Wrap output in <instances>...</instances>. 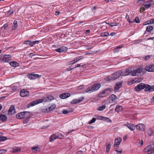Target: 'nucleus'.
I'll return each mask as SVG.
<instances>
[{"mask_svg":"<svg viewBox=\"0 0 154 154\" xmlns=\"http://www.w3.org/2000/svg\"><path fill=\"white\" fill-rule=\"evenodd\" d=\"M125 18L127 19V20L128 21L129 23H133L134 22V21H130L129 19V16L128 15H126Z\"/></svg>","mask_w":154,"mask_h":154,"instance_id":"43","label":"nucleus"},{"mask_svg":"<svg viewBox=\"0 0 154 154\" xmlns=\"http://www.w3.org/2000/svg\"><path fill=\"white\" fill-rule=\"evenodd\" d=\"M7 117L4 115H0V120L2 122H4L6 121L7 120Z\"/></svg>","mask_w":154,"mask_h":154,"instance_id":"26","label":"nucleus"},{"mask_svg":"<svg viewBox=\"0 0 154 154\" xmlns=\"http://www.w3.org/2000/svg\"><path fill=\"white\" fill-rule=\"evenodd\" d=\"M145 84L141 83L135 87L134 89L137 91H140L145 88Z\"/></svg>","mask_w":154,"mask_h":154,"instance_id":"7","label":"nucleus"},{"mask_svg":"<svg viewBox=\"0 0 154 154\" xmlns=\"http://www.w3.org/2000/svg\"><path fill=\"white\" fill-rule=\"evenodd\" d=\"M83 87H84L83 86L81 85V86H79L78 87V89L79 90H81L83 88Z\"/></svg>","mask_w":154,"mask_h":154,"instance_id":"63","label":"nucleus"},{"mask_svg":"<svg viewBox=\"0 0 154 154\" xmlns=\"http://www.w3.org/2000/svg\"><path fill=\"white\" fill-rule=\"evenodd\" d=\"M8 15L9 16L12 15L13 14V10H11L9 11H8L7 12Z\"/></svg>","mask_w":154,"mask_h":154,"instance_id":"48","label":"nucleus"},{"mask_svg":"<svg viewBox=\"0 0 154 154\" xmlns=\"http://www.w3.org/2000/svg\"><path fill=\"white\" fill-rule=\"evenodd\" d=\"M7 139V137L2 135H0V142L4 141Z\"/></svg>","mask_w":154,"mask_h":154,"instance_id":"40","label":"nucleus"},{"mask_svg":"<svg viewBox=\"0 0 154 154\" xmlns=\"http://www.w3.org/2000/svg\"><path fill=\"white\" fill-rule=\"evenodd\" d=\"M134 72V70H133L131 69H127L126 70L123 75L126 76L128 75H130L133 76V73Z\"/></svg>","mask_w":154,"mask_h":154,"instance_id":"19","label":"nucleus"},{"mask_svg":"<svg viewBox=\"0 0 154 154\" xmlns=\"http://www.w3.org/2000/svg\"><path fill=\"white\" fill-rule=\"evenodd\" d=\"M133 21H134V22H135L137 23H139L140 22V21L138 17H136Z\"/></svg>","mask_w":154,"mask_h":154,"instance_id":"46","label":"nucleus"},{"mask_svg":"<svg viewBox=\"0 0 154 154\" xmlns=\"http://www.w3.org/2000/svg\"><path fill=\"white\" fill-rule=\"evenodd\" d=\"M124 125L127 126L130 130L133 131L135 129V127L134 125L128 123L124 124Z\"/></svg>","mask_w":154,"mask_h":154,"instance_id":"22","label":"nucleus"},{"mask_svg":"<svg viewBox=\"0 0 154 154\" xmlns=\"http://www.w3.org/2000/svg\"><path fill=\"white\" fill-rule=\"evenodd\" d=\"M32 150V152L35 151L39 152L40 150V148L38 146H33L31 148Z\"/></svg>","mask_w":154,"mask_h":154,"instance_id":"31","label":"nucleus"},{"mask_svg":"<svg viewBox=\"0 0 154 154\" xmlns=\"http://www.w3.org/2000/svg\"><path fill=\"white\" fill-rule=\"evenodd\" d=\"M57 138L63 139L64 137V136L62 135L60 133H57Z\"/></svg>","mask_w":154,"mask_h":154,"instance_id":"38","label":"nucleus"},{"mask_svg":"<svg viewBox=\"0 0 154 154\" xmlns=\"http://www.w3.org/2000/svg\"><path fill=\"white\" fill-rule=\"evenodd\" d=\"M119 23L114 22L111 23L109 24V26H111L112 27H113L114 26H117L119 25Z\"/></svg>","mask_w":154,"mask_h":154,"instance_id":"39","label":"nucleus"},{"mask_svg":"<svg viewBox=\"0 0 154 154\" xmlns=\"http://www.w3.org/2000/svg\"><path fill=\"white\" fill-rule=\"evenodd\" d=\"M105 79L106 81H109L110 80H113L112 78V77H108L106 78H105Z\"/></svg>","mask_w":154,"mask_h":154,"instance_id":"50","label":"nucleus"},{"mask_svg":"<svg viewBox=\"0 0 154 154\" xmlns=\"http://www.w3.org/2000/svg\"><path fill=\"white\" fill-rule=\"evenodd\" d=\"M112 91V89L111 88H109L104 89L102 92H100L98 94V97L101 98L104 97L106 95L109 94L111 91Z\"/></svg>","mask_w":154,"mask_h":154,"instance_id":"4","label":"nucleus"},{"mask_svg":"<svg viewBox=\"0 0 154 154\" xmlns=\"http://www.w3.org/2000/svg\"><path fill=\"white\" fill-rule=\"evenodd\" d=\"M111 147V145L110 144H109L106 146V152L108 153L109 152V149Z\"/></svg>","mask_w":154,"mask_h":154,"instance_id":"47","label":"nucleus"},{"mask_svg":"<svg viewBox=\"0 0 154 154\" xmlns=\"http://www.w3.org/2000/svg\"><path fill=\"white\" fill-rule=\"evenodd\" d=\"M3 27L4 28V29H6L8 27V25L7 24H5L4 25H3Z\"/></svg>","mask_w":154,"mask_h":154,"instance_id":"62","label":"nucleus"},{"mask_svg":"<svg viewBox=\"0 0 154 154\" xmlns=\"http://www.w3.org/2000/svg\"><path fill=\"white\" fill-rule=\"evenodd\" d=\"M15 112L14 106V105H11L8 110V113L9 115L13 114Z\"/></svg>","mask_w":154,"mask_h":154,"instance_id":"21","label":"nucleus"},{"mask_svg":"<svg viewBox=\"0 0 154 154\" xmlns=\"http://www.w3.org/2000/svg\"><path fill=\"white\" fill-rule=\"evenodd\" d=\"M30 41H26L24 42L23 44H29L30 45Z\"/></svg>","mask_w":154,"mask_h":154,"instance_id":"55","label":"nucleus"},{"mask_svg":"<svg viewBox=\"0 0 154 154\" xmlns=\"http://www.w3.org/2000/svg\"><path fill=\"white\" fill-rule=\"evenodd\" d=\"M149 3H150V4L151 5V6L152 5H153L154 4V2L153 1H148Z\"/></svg>","mask_w":154,"mask_h":154,"instance_id":"59","label":"nucleus"},{"mask_svg":"<svg viewBox=\"0 0 154 154\" xmlns=\"http://www.w3.org/2000/svg\"><path fill=\"white\" fill-rule=\"evenodd\" d=\"M150 58V55H147L146 56L144 57V59L145 60H146Z\"/></svg>","mask_w":154,"mask_h":154,"instance_id":"56","label":"nucleus"},{"mask_svg":"<svg viewBox=\"0 0 154 154\" xmlns=\"http://www.w3.org/2000/svg\"><path fill=\"white\" fill-rule=\"evenodd\" d=\"M1 57H0V63H4V60H3V57L2 56H1V55L0 56Z\"/></svg>","mask_w":154,"mask_h":154,"instance_id":"58","label":"nucleus"},{"mask_svg":"<svg viewBox=\"0 0 154 154\" xmlns=\"http://www.w3.org/2000/svg\"><path fill=\"white\" fill-rule=\"evenodd\" d=\"M116 96L112 94L110 95L108 99V100L109 103H112L113 102H114L116 99Z\"/></svg>","mask_w":154,"mask_h":154,"instance_id":"10","label":"nucleus"},{"mask_svg":"<svg viewBox=\"0 0 154 154\" xmlns=\"http://www.w3.org/2000/svg\"><path fill=\"white\" fill-rule=\"evenodd\" d=\"M101 85L99 83L94 84L88 88L86 91L87 93H90L97 91L101 87Z\"/></svg>","mask_w":154,"mask_h":154,"instance_id":"3","label":"nucleus"},{"mask_svg":"<svg viewBox=\"0 0 154 154\" xmlns=\"http://www.w3.org/2000/svg\"><path fill=\"white\" fill-rule=\"evenodd\" d=\"M96 119L94 118H93L90 121L88 122V124H91L94 122L96 121Z\"/></svg>","mask_w":154,"mask_h":154,"instance_id":"49","label":"nucleus"},{"mask_svg":"<svg viewBox=\"0 0 154 154\" xmlns=\"http://www.w3.org/2000/svg\"><path fill=\"white\" fill-rule=\"evenodd\" d=\"M35 54H34L33 53H30L29 54V57L32 58V57L34 56V55H35Z\"/></svg>","mask_w":154,"mask_h":154,"instance_id":"60","label":"nucleus"},{"mask_svg":"<svg viewBox=\"0 0 154 154\" xmlns=\"http://www.w3.org/2000/svg\"><path fill=\"white\" fill-rule=\"evenodd\" d=\"M38 41H35L31 42V41H30V46H33V45H34L35 44H36Z\"/></svg>","mask_w":154,"mask_h":154,"instance_id":"45","label":"nucleus"},{"mask_svg":"<svg viewBox=\"0 0 154 154\" xmlns=\"http://www.w3.org/2000/svg\"><path fill=\"white\" fill-rule=\"evenodd\" d=\"M100 119H101V120L105 121H107L109 122H111V120L109 118L104 116H100Z\"/></svg>","mask_w":154,"mask_h":154,"instance_id":"30","label":"nucleus"},{"mask_svg":"<svg viewBox=\"0 0 154 154\" xmlns=\"http://www.w3.org/2000/svg\"><path fill=\"white\" fill-rule=\"evenodd\" d=\"M84 97H82L78 99H74L70 103L72 104H75L77 103L82 101L84 99Z\"/></svg>","mask_w":154,"mask_h":154,"instance_id":"20","label":"nucleus"},{"mask_svg":"<svg viewBox=\"0 0 154 154\" xmlns=\"http://www.w3.org/2000/svg\"><path fill=\"white\" fill-rule=\"evenodd\" d=\"M109 34L108 32H106L104 33H102L100 35V36L102 37H105L108 36Z\"/></svg>","mask_w":154,"mask_h":154,"instance_id":"37","label":"nucleus"},{"mask_svg":"<svg viewBox=\"0 0 154 154\" xmlns=\"http://www.w3.org/2000/svg\"><path fill=\"white\" fill-rule=\"evenodd\" d=\"M123 82V81H120L116 83L115 87V91H117L121 87Z\"/></svg>","mask_w":154,"mask_h":154,"instance_id":"16","label":"nucleus"},{"mask_svg":"<svg viewBox=\"0 0 154 154\" xmlns=\"http://www.w3.org/2000/svg\"><path fill=\"white\" fill-rule=\"evenodd\" d=\"M115 151L116 152L117 154H122V150L119 151L117 150H115Z\"/></svg>","mask_w":154,"mask_h":154,"instance_id":"57","label":"nucleus"},{"mask_svg":"<svg viewBox=\"0 0 154 154\" xmlns=\"http://www.w3.org/2000/svg\"><path fill=\"white\" fill-rule=\"evenodd\" d=\"M148 24H151L154 23V19H152L150 20H147Z\"/></svg>","mask_w":154,"mask_h":154,"instance_id":"44","label":"nucleus"},{"mask_svg":"<svg viewBox=\"0 0 154 154\" xmlns=\"http://www.w3.org/2000/svg\"><path fill=\"white\" fill-rule=\"evenodd\" d=\"M144 1L143 0H139L137 2V4H143L144 3Z\"/></svg>","mask_w":154,"mask_h":154,"instance_id":"52","label":"nucleus"},{"mask_svg":"<svg viewBox=\"0 0 154 154\" xmlns=\"http://www.w3.org/2000/svg\"><path fill=\"white\" fill-rule=\"evenodd\" d=\"M29 94V91L25 89L22 90L20 92V96L23 97L28 96Z\"/></svg>","mask_w":154,"mask_h":154,"instance_id":"9","label":"nucleus"},{"mask_svg":"<svg viewBox=\"0 0 154 154\" xmlns=\"http://www.w3.org/2000/svg\"><path fill=\"white\" fill-rule=\"evenodd\" d=\"M106 108V106L105 105L99 106L97 109L98 111H102L104 109Z\"/></svg>","mask_w":154,"mask_h":154,"instance_id":"35","label":"nucleus"},{"mask_svg":"<svg viewBox=\"0 0 154 154\" xmlns=\"http://www.w3.org/2000/svg\"><path fill=\"white\" fill-rule=\"evenodd\" d=\"M121 72H117L114 73L112 75V80H114L118 78L121 75Z\"/></svg>","mask_w":154,"mask_h":154,"instance_id":"13","label":"nucleus"},{"mask_svg":"<svg viewBox=\"0 0 154 154\" xmlns=\"http://www.w3.org/2000/svg\"><path fill=\"white\" fill-rule=\"evenodd\" d=\"M73 110L72 109L69 108L67 109H63V113L64 114H66L69 112H72Z\"/></svg>","mask_w":154,"mask_h":154,"instance_id":"24","label":"nucleus"},{"mask_svg":"<svg viewBox=\"0 0 154 154\" xmlns=\"http://www.w3.org/2000/svg\"><path fill=\"white\" fill-rule=\"evenodd\" d=\"M63 94H65V95H64L65 98H68L70 96V94L69 93H65Z\"/></svg>","mask_w":154,"mask_h":154,"instance_id":"51","label":"nucleus"},{"mask_svg":"<svg viewBox=\"0 0 154 154\" xmlns=\"http://www.w3.org/2000/svg\"><path fill=\"white\" fill-rule=\"evenodd\" d=\"M31 116L30 112L24 111L17 114L16 116V117L17 119H19L26 118L28 120Z\"/></svg>","mask_w":154,"mask_h":154,"instance_id":"2","label":"nucleus"},{"mask_svg":"<svg viewBox=\"0 0 154 154\" xmlns=\"http://www.w3.org/2000/svg\"><path fill=\"white\" fill-rule=\"evenodd\" d=\"M20 149L17 147L15 146L13 148V152H18L20 151Z\"/></svg>","mask_w":154,"mask_h":154,"instance_id":"34","label":"nucleus"},{"mask_svg":"<svg viewBox=\"0 0 154 154\" xmlns=\"http://www.w3.org/2000/svg\"><path fill=\"white\" fill-rule=\"evenodd\" d=\"M137 129L139 131H144L145 129V125L142 124H139L136 126Z\"/></svg>","mask_w":154,"mask_h":154,"instance_id":"18","label":"nucleus"},{"mask_svg":"<svg viewBox=\"0 0 154 154\" xmlns=\"http://www.w3.org/2000/svg\"><path fill=\"white\" fill-rule=\"evenodd\" d=\"M143 5L144 6L145 8H149L151 7V5L149 3L148 1L143 3Z\"/></svg>","mask_w":154,"mask_h":154,"instance_id":"33","label":"nucleus"},{"mask_svg":"<svg viewBox=\"0 0 154 154\" xmlns=\"http://www.w3.org/2000/svg\"><path fill=\"white\" fill-rule=\"evenodd\" d=\"M67 50V48L65 46H63L59 48L56 49L55 51L57 52L62 53L64 52Z\"/></svg>","mask_w":154,"mask_h":154,"instance_id":"17","label":"nucleus"},{"mask_svg":"<svg viewBox=\"0 0 154 154\" xmlns=\"http://www.w3.org/2000/svg\"><path fill=\"white\" fill-rule=\"evenodd\" d=\"M147 133L150 136H152L153 133L152 131L150 129L147 130Z\"/></svg>","mask_w":154,"mask_h":154,"instance_id":"41","label":"nucleus"},{"mask_svg":"<svg viewBox=\"0 0 154 154\" xmlns=\"http://www.w3.org/2000/svg\"><path fill=\"white\" fill-rule=\"evenodd\" d=\"M3 57V60L4 63L7 62L11 59V56L10 55H5Z\"/></svg>","mask_w":154,"mask_h":154,"instance_id":"12","label":"nucleus"},{"mask_svg":"<svg viewBox=\"0 0 154 154\" xmlns=\"http://www.w3.org/2000/svg\"><path fill=\"white\" fill-rule=\"evenodd\" d=\"M14 26L12 27V30H15L17 27V20H14L13 22Z\"/></svg>","mask_w":154,"mask_h":154,"instance_id":"32","label":"nucleus"},{"mask_svg":"<svg viewBox=\"0 0 154 154\" xmlns=\"http://www.w3.org/2000/svg\"><path fill=\"white\" fill-rule=\"evenodd\" d=\"M10 64L11 66L14 67H16L19 65L18 63L15 61L11 62L10 63Z\"/></svg>","mask_w":154,"mask_h":154,"instance_id":"27","label":"nucleus"},{"mask_svg":"<svg viewBox=\"0 0 154 154\" xmlns=\"http://www.w3.org/2000/svg\"><path fill=\"white\" fill-rule=\"evenodd\" d=\"M41 75L37 74H30L28 75V78L31 80H34L41 77Z\"/></svg>","mask_w":154,"mask_h":154,"instance_id":"14","label":"nucleus"},{"mask_svg":"<svg viewBox=\"0 0 154 154\" xmlns=\"http://www.w3.org/2000/svg\"><path fill=\"white\" fill-rule=\"evenodd\" d=\"M140 82V80L139 79V81L138 80L137 82V80L136 81H135L134 80H132L131 81L129 82V85H132V84L134 83L135 82Z\"/></svg>","mask_w":154,"mask_h":154,"instance_id":"42","label":"nucleus"},{"mask_svg":"<svg viewBox=\"0 0 154 154\" xmlns=\"http://www.w3.org/2000/svg\"><path fill=\"white\" fill-rule=\"evenodd\" d=\"M122 139L120 137L116 139L115 140L114 146L119 145L121 142Z\"/></svg>","mask_w":154,"mask_h":154,"instance_id":"23","label":"nucleus"},{"mask_svg":"<svg viewBox=\"0 0 154 154\" xmlns=\"http://www.w3.org/2000/svg\"><path fill=\"white\" fill-rule=\"evenodd\" d=\"M147 154H154V147L151 145L147 146L143 150Z\"/></svg>","mask_w":154,"mask_h":154,"instance_id":"6","label":"nucleus"},{"mask_svg":"<svg viewBox=\"0 0 154 154\" xmlns=\"http://www.w3.org/2000/svg\"><path fill=\"white\" fill-rule=\"evenodd\" d=\"M56 106L55 104L51 105L48 109H46V111L48 112L54 110L56 108Z\"/></svg>","mask_w":154,"mask_h":154,"instance_id":"29","label":"nucleus"},{"mask_svg":"<svg viewBox=\"0 0 154 154\" xmlns=\"http://www.w3.org/2000/svg\"><path fill=\"white\" fill-rule=\"evenodd\" d=\"M54 99V97L52 96L47 97L46 98L44 97L43 99H39L33 101L28 103L27 107L29 108L30 107L34 106L37 104L43 103L44 101L49 102Z\"/></svg>","mask_w":154,"mask_h":154,"instance_id":"1","label":"nucleus"},{"mask_svg":"<svg viewBox=\"0 0 154 154\" xmlns=\"http://www.w3.org/2000/svg\"><path fill=\"white\" fill-rule=\"evenodd\" d=\"M153 29V27L151 25L148 26L146 28V31L148 32H149Z\"/></svg>","mask_w":154,"mask_h":154,"instance_id":"36","label":"nucleus"},{"mask_svg":"<svg viewBox=\"0 0 154 154\" xmlns=\"http://www.w3.org/2000/svg\"><path fill=\"white\" fill-rule=\"evenodd\" d=\"M76 154H83V151L80 150Z\"/></svg>","mask_w":154,"mask_h":154,"instance_id":"61","label":"nucleus"},{"mask_svg":"<svg viewBox=\"0 0 154 154\" xmlns=\"http://www.w3.org/2000/svg\"><path fill=\"white\" fill-rule=\"evenodd\" d=\"M60 11H56L55 13V15H58L60 14Z\"/></svg>","mask_w":154,"mask_h":154,"instance_id":"64","label":"nucleus"},{"mask_svg":"<svg viewBox=\"0 0 154 154\" xmlns=\"http://www.w3.org/2000/svg\"><path fill=\"white\" fill-rule=\"evenodd\" d=\"M146 71L149 72H154V64H150L145 67Z\"/></svg>","mask_w":154,"mask_h":154,"instance_id":"11","label":"nucleus"},{"mask_svg":"<svg viewBox=\"0 0 154 154\" xmlns=\"http://www.w3.org/2000/svg\"><path fill=\"white\" fill-rule=\"evenodd\" d=\"M122 109L123 107L122 106L117 105L115 109V110L117 112H119L122 111Z\"/></svg>","mask_w":154,"mask_h":154,"instance_id":"28","label":"nucleus"},{"mask_svg":"<svg viewBox=\"0 0 154 154\" xmlns=\"http://www.w3.org/2000/svg\"><path fill=\"white\" fill-rule=\"evenodd\" d=\"M57 138V135L56 134H54L51 135L50 137L49 141L50 142H52L54 141L55 139Z\"/></svg>","mask_w":154,"mask_h":154,"instance_id":"25","label":"nucleus"},{"mask_svg":"<svg viewBox=\"0 0 154 154\" xmlns=\"http://www.w3.org/2000/svg\"><path fill=\"white\" fill-rule=\"evenodd\" d=\"M144 91L146 92H151L154 91V86H150L149 85L145 84Z\"/></svg>","mask_w":154,"mask_h":154,"instance_id":"8","label":"nucleus"},{"mask_svg":"<svg viewBox=\"0 0 154 154\" xmlns=\"http://www.w3.org/2000/svg\"><path fill=\"white\" fill-rule=\"evenodd\" d=\"M145 9L144 7H142L140 9V11L141 12H143L144 11H145Z\"/></svg>","mask_w":154,"mask_h":154,"instance_id":"54","label":"nucleus"},{"mask_svg":"<svg viewBox=\"0 0 154 154\" xmlns=\"http://www.w3.org/2000/svg\"><path fill=\"white\" fill-rule=\"evenodd\" d=\"M83 59V57L82 56H80L77 57L75 59L71 61L68 62L69 64H72L75 63L76 62L82 59Z\"/></svg>","mask_w":154,"mask_h":154,"instance_id":"15","label":"nucleus"},{"mask_svg":"<svg viewBox=\"0 0 154 154\" xmlns=\"http://www.w3.org/2000/svg\"><path fill=\"white\" fill-rule=\"evenodd\" d=\"M146 71L145 68L144 69L142 68H139L134 70V72L133 73V76H139L143 75L145 73Z\"/></svg>","mask_w":154,"mask_h":154,"instance_id":"5","label":"nucleus"},{"mask_svg":"<svg viewBox=\"0 0 154 154\" xmlns=\"http://www.w3.org/2000/svg\"><path fill=\"white\" fill-rule=\"evenodd\" d=\"M64 95H65V94H60L59 96L62 99H65Z\"/></svg>","mask_w":154,"mask_h":154,"instance_id":"53","label":"nucleus"}]
</instances>
